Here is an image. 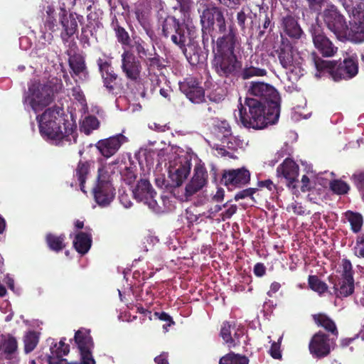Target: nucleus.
<instances>
[{"mask_svg":"<svg viewBox=\"0 0 364 364\" xmlns=\"http://www.w3.org/2000/svg\"><path fill=\"white\" fill-rule=\"evenodd\" d=\"M287 210H291L295 214L299 215H302L305 213V210L303 206L301 204L296 202L291 203L288 206Z\"/></svg>","mask_w":364,"mask_h":364,"instance_id":"nucleus-62","label":"nucleus"},{"mask_svg":"<svg viewBox=\"0 0 364 364\" xmlns=\"http://www.w3.org/2000/svg\"><path fill=\"white\" fill-rule=\"evenodd\" d=\"M114 31L117 41L122 46H129L131 43V38L129 33L125 28L121 26L118 22L114 26Z\"/></svg>","mask_w":364,"mask_h":364,"instance_id":"nucleus-45","label":"nucleus"},{"mask_svg":"<svg viewBox=\"0 0 364 364\" xmlns=\"http://www.w3.org/2000/svg\"><path fill=\"white\" fill-rule=\"evenodd\" d=\"M279 63L286 70H292L294 65L293 46L287 39H282V43L276 50Z\"/></svg>","mask_w":364,"mask_h":364,"instance_id":"nucleus-29","label":"nucleus"},{"mask_svg":"<svg viewBox=\"0 0 364 364\" xmlns=\"http://www.w3.org/2000/svg\"><path fill=\"white\" fill-rule=\"evenodd\" d=\"M281 28L283 33L293 40L300 39L304 34L297 19L291 14L282 17Z\"/></svg>","mask_w":364,"mask_h":364,"instance_id":"nucleus-26","label":"nucleus"},{"mask_svg":"<svg viewBox=\"0 0 364 364\" xmlns=\"http://www.w3.org/2000/svg\"><path fill=\"white\" fill-rule=\"evenodd\" d=\"M66 237L65 234L57 235L53 233H48L46 236V242L52 251L59 252L66 247Z\"/></svg>","mask_w":364,"mask_h":364,"instance_id":"nucleus-35","label":"nucleus"},{"mask_svg":"<svg viewBox=\"0 0 364 364\" xmlns=\"http://www.w3.org/2000/svg\"><path fill=\"white\" fill-rule=\"evenodd\" d=\"M18 353V342L11 334H0V358L11 360Z\"/></svg>","mask_w":364,"mask_h":364,"instance_id":"nucleus-28","label":"nucleus"},{"mask_svg":"<svg viewBox=\"0 0 364 364\" xmlns=\"http://www.w3.org/2000/svg\"><path fill=\"white\" fill-rule=\"evenodd\" d=\"M220 336L229 348L240 345V339L245 336L243 326H237L235 322L224 321L221 326Z\"/></svg>","mask_w":364,"mask_h":364,"instance_id":"nucleus-19","label":"nucleus"},{"mask_svg":"<svg viewBox=\"0 0 364 364\" xmlns=\"http://www.w3.org/2000/svg\"><path fill=\"white\" fill-rule=\"evenodd\" d=\"M176 46L181 50L188 62L193 66L202 62L201 48L198 43L191 41L188 34Z\"/></svg>","mask_w":364,"mask_h":364,"instance_id":"nucleus-23","label":"nucleus"},{"mask_svg":"<svg viewBox=\"0 0 364 364\" xmlns=\"http://www.w3.org/2000/svg\"><path fill=\"white\" fill-rule=\"evenodd\" d=\"M92 242V235L90 233L80 232L75 237L73 247L78 253L83 255L90 249Z\"/></svg>","mask_w":364,"mask_h":364,"instance_id":"nucleus-31","label":"nucleus"},{"mask_svg":"<svg viewBox=\"0 0 364 364\" xmlns=\"http://www.w3.org/2000/svg\"><path fill=\"white\" fill-rule=\"evenodd\" d=\"M120 68L128 82L138 86L144 85L141 63L132 51L125 50L122 53Z\"/></svg>","mask_w":364,"mask_h":364,"instance_id":"nucleus-7","label":"nucleus"},{"mask_svg":"<svg viewBox=\"0 0 364 364\" xmlns=\"http://www.w3.org/2000/svg\"><path fill=\"white\" fill-rule=\"evenodd\" d=\"M272 17L267 13H264V16L262 19L259 18V31L258 32L257 38L261 40L264 37L267 33H271L274 26V23L272 22Z\"/></svg>","mask_w":364,"mask_h":364,"instance_id":"nucleus-40","label":"nucleus"},{"mask_svg":"<svg viewBox=\"0 0 364 364\" xmlns=\"http://www.w3.org/2000/svg\"><path fill=\"white\" fill-rule=\"evenodd\" d=\"M266 75L267 70L265 69L246 65L244 68H242L237 77H240L243 80H247L252 77H262Z\"/></svg>","mask_w":364,"mask_h":364,"instance_id":"nucleus-38","label":"nucleus"},{"mask_svg":"<svg viewBox=\"0 0 364 364\" xmlns=\"http://www.w3.org/2000/svg\"><path fill=\"white\" fill-rule=\"evenodd\" d=\"M211 65L221 77H237L241 71L242 63L237 55L213 54Z\"/></svg>","mask_w":364,"mask_h":364,"instance_id":"nucleus-8","label":"nucleus"},{"mask_svg":"<svg viewBox=\"0 0 364 364\" xmlns=\"http://www.w3.org/2000/svg\"><path fill=\"white\" fill-rule=\"evenodd\" d=\"M240 105V119L246 128L262 129L268 124H275L279 119V109L267 107L257 98L247 97L244 105L241 102Z\"/></svg>","mask_w":364,"mask_h":364,"instance_id":"nucleus-2","label":"nucleus"},{"mask_svg":"<svg viewBox=\"0 0 364 364\" xmlns=\"http://www.w3.org/2000/svg\"><path fill=\"white\" fill-rule=\"evenodd\" d=\"M333 288L337 297H347L354 291V279L341 277L338 283L334 284Z\"/></svg>","mask_w":364,"mask_h":364,"instance_id":"nucleus-34","label":"nucleus"},{"mask_svg":"<svg viewBox=\"0 0 364 364\" xmlns=\"http://www.w3.org/2000/svg\"><path fill=\"white\" fill-rule=\"evenodd\" d=\"M346 217L350 224L353 232H358L361 230L363 222L361 214L348 210L346 213Z\"/></svg>","mask_w":364,"mask_h":364,"instance_id":"nucleus-43","label":"nucleus"},{"mask_svg":"<svg viewBox=\"0 0 364 364\" xmlns=\"http://www.w3.org/2000/svg\"><path fill=\"white\" fill-rule=\"evenodd\" d=\"M61 80L52 79L46 84L33 83L28 87L29 104L37 112L53 101L54 92L62 87Z\"/></svg>","mask_w":364,"mask_h":364,"instance_id":"nucleus-5","label":"nucleus"},{"mask_svg":"<svg viewBox=\"0 0 364 364\" xmlns=\"http://www.w3.org/2000/svg\"><path fill=\"white\" fill-rule=\"evenodd\" d=\"M219 364H249V359L245 355L230 352L220 359Z\"/></svg>","mask_w":364,"mask_h":364,"instance_id":"nucleus-39","label":"nucleus"},{"mask_svg":"<svg viewBox=\"0 0 364 364\" xmlns=\"http://www.w3.org/2000/svg\"><path fill=\"white\" fill-rule=\"evenodd\" d=\"M84 18L77 13H70L68 15L66 11L63 9L59 15L60 24L62 26L60 38L64 43L69 42L70 39L78 32V23L82 24Z\"/></svg>","mask_w":364,"mask_h":364,"instance_id":"nucleus-16","label":"nucleus"},{"mask_svg":"<svg viewBox=\"0 0 364 364\" xmlns=\"http://www.w3.org/2000/svg\"><path fill=\"white\" fill-rule=\"evenodd\" d=\"M154 362L156 364H169L168 353L162 352L159 355L155 357Z\"/></svg>","mask_w":364,"mask_h":364,"instance_id":"nucleus-64","label":"nucleus"},{"mask_svg":"<svg viewBox=\"0 0 364 364\" xmlns=\"http://www.w3.org/2000/svg\"><path fill=\"white\" fill-rule=\"evenodd\" d=\"M191 169V163L186 158L181 159L175 166L169 170V178L171 180V186L179 187L188 176Z\"/></svg>","mask_w":364,"mask_h":364,"instance_id":"nucleus-25","label":"nucleus"},{"mask_svg":"<svg viewBox=\"0 0 364 364\" xmlns=\"http://www.w3.org/2000/svg\"><path fill=\"white\" fill-rule=\"evenodd\" d=\"M48 364H83L82 362L69 363L65 358H54L53 356H48Z\"/></svg>","mask_w":364,"mask_h":364,"instance_id":"nucleus-61","label":"nucleus"},{"mask_svg":"<svg viewBox=\"0 0 364 364\" xmlns=\"http://www.w3.org/2000/svg\"><path fill=\"white\" fill-rule=\"evenodd\" d=\"M215 131L223 144H226L229 149L232 148L233 143L230 141V139L232 138V130L227 121L224 120L218 122L215 126Z\"/></svg>","mask_w":364,"mask_h":364,"instance_id":"nucleus-33","label":"nucleus"},{"mask_svg":"<svg viewBox=\"0 0 364 364\" xmlns=\"http://www.w3.org/2000/svg\"><path fill=\"white\" fill-rule=\"evenodd\" d=\"M208 182V172L205 167L198 164L194 168V173L191 181L186 186V195L191 196L201 190Z\"/></svg>","mask_w":364,"mask_h":364,"instance_id":"nucleus-24","label":"nucleus"},{"mask_svg":"<svg viewBox=\"0 0 364 364\" xmlns=\"http://www.w3.org/2000/svg\"><path fill=\"white\" fill-rule=\"evenodd\" d=\"M325 25L339 40L346 38L348 24L346 18L338 9L332 5L323 12Z\"/></svg>","mask_w":364,"mask_h":364,"instance_id":"nucleus-12","label":"nucleus"},{"mask_svg":"<svg viewBox=\"0 0 364 364\" xmlns=\"http://www.w3.org/2000/svg\"><path fill=\"white\" fill-rule=\"evenodd\" d=\"M46 12V18L44 26L51 32H54L56 31L58 26L57 19L55 17V11L53 6H48Z\"/></svg>","mask_w":364,"mask_h":364,"instance_id":"nucleus-48","label":"nucleus"},{"mask_svg":"<svg viewBox=\"0 0 364 364\" xmlns=\"http://www.w3.org/2000/svg\"><path fill=\"white\" fill-rule=\"evenodd\" d=\"M69 65L75 75H79L86 70L85 60L82 58L70 60Z\"/></svg>","mask_w":364,"mask_h":364,"instance_id":"nucleus-53","label":"nucleus"},{"mask_svg":"<svg viewBox=\"0 0 364 364\" xmlns=\"http://www.w3.org/2000/svg\"><path fill=\"white\" fill-rule=\"evenodd\" d=\"M97 65L102 80L103 86L109 93L117 94V90L119 91L123 88L122 79L114 72L112 63L99 58L97 60Z\"/></svg>","mask_w":364,"mask_h":364,"instance_id":"nucleus-13","label":"nucleus"},{"mask_svg":"<svg viewBox=\"0 0 364 364\" xmlns=\"http://www.w3.org/2000/svg\"><path fill=\"white\" fill-rule=\"evenodd\" d=\"M269 354L274 359H280L282 358L280 344L274 342L270 347Z\"/></svg>","mask_w":364,"mask_h":364,"instance_id":"nucleus-58","label":"nucleus"},{"mask_svg":"<svg viewBox=\"0 0 364 364\" xmlns=\"http://www.w3.org/2000/svg\"><path fill=\"white\" fill-rule=\"evenodd\" d=\"M352 178L358 189L364 188V172L353 174Z\"/></svg>","mask_w":364,"mask_h":364,"instance_id":"nucleus-60","label":"nucleus"},{"mask_svg":"<svg viewBox=\"0 0 364 364\" xmlns=\"http://www.w3.org/2000/svg\"><path fill=\"white\" fill-rule=\"evenodd\" d=\"M65 338L60 340L58 343H55L50 348L51 355L54 358H63V356L66 355L70 351V346L65 343Z\"/></svg>","mask_w":364,"mask_h":364,"instance_id":"nucleus-46","label":"nucleus"},{"mask_svg":"<svg viewBox=\"0 0 364 364\" xmlns=\"http://www.w3.org/2000/svg\"><path fill=\"white\" fill-rule=\"evenodd\" d=\"M251 11L249 8H242L240 11L237 12L236 18L238 26L241 31H245L246 30V21L247 17L250 16Z\"/></svg>","mask_w":364,"mask_h":364,"instance_id":"nucleus-51","label":"nucleus"},{"mask_svg":"<svg viewBox=\"0 0 364 364\" xmlns=\"http://www.w3.org/2000/svg\"><path fill=\"white\" fill-rule=\"evenodd\" d=\"M247 92L250 96L262 101L267 107L280 109L281 97L272 85L263 82L252 81Z\"/></svg>","mask_w":364,"mask_h":364,"instance_id":"nucleus-9","label":"nucleus"},{"mask_svg":"<svg viewBox=\"0 0 364 364\" xmlns=\"http://www.w3.org/2000/svg\"><path fill=\"white\" fill-rule=\"evenodd\" d=\"M134 198L139 202H142L147 205L149 208L155 210L157 206V202L155 199L156 192L153 188L149 181L147 179H140L135 188L132 191Z\"/></svg>","mask_w":364,"mask_h":364,"instance_id":"nucleus-20","label":"nucleus"},{"mask_svg":"<svg viewBox=\"0 0 364 364\" xmlns=\"http://www.w3.org/2000/svg\"><path fill=\"white\" fill-rule=\"evenodd\" d=\"M127 138L122 134H118L107 139L99 140L95 144L100 153L105 158L114 155Z\"/></svg>","mask_w":364,"mask_h":364,"instance_id":"nucleus-22","label":"nucleus"},{"mask_svg":"<svg viewBox=\"0 0 364 364\" xmlns=\"http://www.w3.org/2000/svg\"><path fill=\"white\" fill-rule=\"evenodd\" d=\"M200 21L204 48L209 41V36L211 43H214L216 34L227 32L228 28L224 9L215 4L206 5L200 15Z\"/></svg>","mask_w":364,"mask_h":364,"instance_id":"nucleus-4","label":"nucleus"},{"mask_svg":"<svg viewBox=\"0 0 364 364\" xmlns=\"http://www.w3.org/2000/svg\"><path fill=\"white\" fill-rule=\"evenodd\" d=\"M277 172L279 176H282L288 181V186L289 187L296 188L294 183L297 181L299 166L292 159H286L277 167Z\"/></svg>","mask_w":364,"mask_h":364,"instance_id":"nucleus-27","label":"nucleus"},{"mask_svg":"<svg viewBox=\"0 0 364 364\" xmlns=\"http://www.w3.org/2000/svg\"><path fill=\"white\" fill-rule=\"evenodd\" d=\"M309 33L312 38L314 47L323 57H332L338 51V48L327 37L318 18L311 24Z\"/></svg>","mask_w":364,"mask_h":364,"instance_id":"nucleus-10","label":"nucleus"},{"mask_svg":"<svg viewBox=\"0 0 364 364\" xmlns=\"http://www.w3.org/2000/svg\"><path fill=\"white\" fill-rule=\"evenodd\" d=\"M162 35L165 38H171L176 45L189 34L186 26L173 16H166L161 23Z\"/></svg>","mask_w":364,"mask_h":364,"instance_id":"nucleus-17","label":"nucleus"},{"mask_svg":"<svg viewBox=\"0 0 364 364\" xmlns=\"http://www.w3.org/2000/svg\"><path fill=\"white\" fill-rule=\"evenodd\" d=\"M63 109L54 106L46 109L36 117L41 136L52 140L57 146L76 143L77 134L69 122L63 117Z\"/></svg>","mask_w":364,"mask_h":364,"instance_id":"nucleus-1","label":"nucleus"},{"mask_svg":"<svg viewBox=\"0 0 364 364\" xmlns=\"http://www.w3.org/2000/svg\"><path fill=\"white\" fill-rule=\"evenodd\" d=\"M309 350L315 358H323L331 352V339L329 336L319 331L310 340Z\"/></svg>","mask_w":364,"mask_h":364,"instance_id":"nucleus-21","label":"nucleus"},{"mask_svg":"<svg viewBox=\"0 0 364 364\" xmlns=\"http://www.w3.org/2000/svg\"><path fill=\"white\" fill-rule=\"evenodd\" d=\"M213 43V53L217 55H236V48L240 46V40L237 29L232 25L228 26L227 32L219 33Z\"/></svg>","mask_w":364,"mask_h":364,"instance_id":"nucleus-11","label":"nucleus"},{"mask_svg":"<svg viewBox=\"0 0 364 364\" xmlns=\"http://www.w3.org/2000/svg\"><path fill=\"white\" fill-rule=\"evenodd\" d=\"M180 90L193 103L199 104L203 102L205 99V90L201 86V82L194 77H188L179 83Z\"/></svg>","mask_w":364,"mask_h":364,"instance_id":"nucleus-18","label":"nucleus"},{"mask_svg":"<svg viewBox=\"0 0 364 364\" xmlns=\"http://www.w3.org/2000/svg\"><path fill=\"white\" fill-rule=\"evenodd\" d=\"M343 6L348 12H351L354 18L356 19L358 23L364 24V3L360 2L354 5L353 4H349L347 1H345Z\"/></svg>","mask_w":364,"mask_h":364,"instance_id":"nucleus-37","label":"nucleus"},{"mask_svg":"<svg viewBox=\"0 0 364 364\" xmlns=\"http://www.w3.org/2000/svg\"><path fill=\"white\" fill-rule=\"evenodd\" d=\"M344 39H348L353 43H362L364 41V24L362 23H355L349 28L348 27V32H346V38Z\"/></svg>","mask_w":364,"mask_h":364,"instance_id":"nucleus-36","label":"nucleus"},{"mask_svg":"<svg viewBox=\"0 0 364 364\" xmlns=\"http://www.w3.org/2000/svg\"><path fill=\"white\" fill-rule=\"evenodd\" d=\"M39 341L38 334L34 331H28L23 338L24 351L26 353L32 352Z\"/></svg>","mask_w":364,"mask_h":364,"instance_id":"nucleus-41","label":"nucleus"},{"mask_svg":"<svg viewBox=\"0 0 364 364\" xmlns=\"http://www.w3.org/2000/svg\"><path fill=\"white\" fill-rule=\"evenodd\" d=\"M331 190L337 195H345L350 190L349 185L341 179H335L330 182Z\"/></svg>","mask_w":364,"mask_h":364,"instance_id":"nucleus-50","label":"nucleus"},{"mask_svg":"<svg viewBox=\"0 0 364 364\" xmlns=\"http://www.w3.org/2000/svg\"><path fill=\"white\" fill-rule=\"evenodd\" d=\"M309 287L318 294H323L328 289L327 284L321 281L316 275H310L308 278Z\"/></svg>","mask_w":364,"mask_h":364,"instance_id":"nucleus-49","label":"nucleus"},{"mask_svg":"<svg viewBox=\"0 0 364 364\" xmlns=\"http://www.w3.org/2000/svg\"><path fill=\"white\" fill-rule=\"evenodd\" d=\"M137 19L139 23L141 25V26L145 30L146 34L151 37L154 34V31L151 29L150 24L149 21L144 18L143 16H140L139 14H137Z\"/></svg>","mask_w":364,"mask_h":364,"instance_id":"nucleus-59","label":"nucleus"},{"mask_svg":"<svg viewBox=\"0 0 364 364\" xmlns=\"http://www.w3.org/2000/svg\"><path fill=\"white\" fill-rule=\"evenodd\" d=\"M133 48H134L138 58L143 60H146V58L152 53V48L149 49L147 44L141 38L134 41Z\"/></svg>","mask_w":364,"mask_h":364,"instance_id":"nucleus-47","label":"nucleus"},{"mask_svg":"<svg viewBox=\"0 0 364 364\" xmlns=\"http://www.w3.org/2000/svg\"><path fill=\"white\" fill-rule=\"evenodd\" d=\"M253 272L255 276L263 277L266 274V267L263 263L258 262L254 266Z\"/></svg>","mask_w":364,"mask_h":364,"instance_id":"nucleus-63","label":"nucleus"},{"mask_svg":"<svg viewBox=\"0 0 364 364\" xmlns=\"http://www.w3.org/2000/svg\"><path fill=\"white\" fill-rule=\"evenodd\" d=\"M250 182V172L245 167L225 169L222 172L220 183L229 191L241 188Z\"/></svg>","mask_w":364,"mask_h":364,"instance_id":"nucleus-14","label":"nucleus"},{"mask_svg":"<svg viewBox=\"0 0 364 364\" xmlns=\"http://www.w3.org/2000/svg\"><path fill=\"white\" fill-rule=\"evenodd\" d=\"M257 191V188H248L243 190H241L238 191L234 197V199L236 201H238L240 200H242L247 198H250L251 199H253V195L256 193Z\"/></svg>","mask_w":364,"mask_h":364,"instance_id":"nucleus-55","label":"nucleus"},{"mask_svg":"<svg viewBox=\"0 0 364 364\" xmlns=\"http://www.w3.org/2000/svg\"><path fill=\"white\" fill-rule=\"evenodd\" d=\"M225 93L223 89L217 88L209 95V99L215 102H219L225 99Z\"/></svg>","mask_w":364,"mask_h":364,"instance_id":"nucleus-56","label":"nucleus"},{"mask_svg":"<svg viewBox=\"0 0 364 364\" xmlns=\"http://www.w3.org/2000/svg\"><path fill=\"white\" fill-rule=\"evenodd\" d=\"M95 201L100 207L108 206L114 200L116 191L112 176L106 167L98 168L97 181L92 191Z\"/></svg>","mask_w":364,"mask_h":364,"instance_id":"nucleus-6","label":"nucleus"},{"mask_svg":"<svg viewBox=\"0 0 364 364\" xmlns=\"http://www.w3.org/2000/svg\"><path fill=\"white\" fill-rule=\"evenodd\" d=\"M90 164L87 161L80 160L74 171L73 176L78 181L80 190L83 193H86L85 184L90 173Z\"/></svg>","mask_w":364,"mask_h":364,"instance_id":"nucleus-32","label":"nucleus"},{"mask_svg":"<svg viewBox=\"0 0 364 364\" xmlns=\"http://www.w3.org/2000/svg\"><path fill=\"white\" fill-rule=\"evenodd\" d=\"M309 60L314 66L320 76L321 74L328 73L335 81L349 80L354 77L358 73V60L353 58H346L342 62L323 60L316 53L313 52L309 56Z\"/></svg>","mask_w":364,"mask_h":364,"instance_id":"nucleus-3","label":"nucleus"},{"mask_svg":"<svg viewBox=\"0 0 364 364\" xmlns=\"http://www.w3.org/2000/svg\"><path fill=\"white\" fill-rule=\"evenodd\" d=\"M309 8L314 11H320L323 6L326 0H306Z\"/></svg>","mask_w":364,"mask_h":364,"instance_id":"nucleus-57","label":"nucleus"},{"mask_svg":"<svg viewBox=\"0 0 364 364\" xmlns=\"http://www.w3.org/2000/svg\"><path fill=\"white\" fill-rule=\"evenodd\" d=\"M149 67L160 68L162 67L160 56L156 53L154 46H152V53L144 60Z\"/></svg>","mask_w":364,"mask_h":364,"instance_id":"nucleus-52","label":"nucleus"},{"mask_svg":"<svg viewBox=\"0 0 364 364\" xmlns=\"http://www.w3.org/2000/svg\"><path fill=\"white\" fill-rule=\"evenodd\" d=\"M342 278L353 279V267L349 259H343L342 260Z\"/></svg>","mask_w":364,"mask_h":364,"instance_id":"nucleus-54","label":"nucleus"},{"mask_svg":"<svg viewBox=\"0 0 364 364\" xmlns=\"http://www.w3.org/2000/svg\"><path fill=\"white\" fill-rule=\"evenodd\" d=\"M312 317L318 326L323 328L326 331L331 333L333 336L338 337V331L336 323L328 316L320 313L314 314Z\"/></svg>","mask_w":364,"mask_h":364,"instance_id":"nucleus-30","label":"nucleus"},{"mask_svg":"<svg viewBox=\"0 0 364 364\" xmlns=\"http://www.w3.org/2000/svg\"><path fill=\"white\" fill-rule=\"evenodd\" d=\"M74 339L80 353V362L83 364H95L92 353L94 342L90 331L84 328H80L75 332Z\"/></svg>","mask_w":364,"mask_h":364,"instance_id":"nucleus-15","label":"nucleus"},{"mask_svg":"<svg viewBox=\"0 0 364 364\" xmlns=\"http://www.w3.org/2000/svg\"><path fill=\"white\" fill-rule=\"evenodd\" d=\"M100 122L98 119L93 115L86 117L80 126V131L86 135H90L93 130L98 129Z\"/></svg>","mask_w":364,"mask_h":364,"instance_id":"nucleus-42","label":"nucleus"},{"mask_svg":"<svg viewBox=\"0 0 364 364\" xmlns=\"http://www.w3.org/2000/svg\"><path fill=\"white\" fill-rule=\"evenodd\" d=\"M94 33L92 28V24H86L81 28V33L79 36L80 43L83 48L91 46L90 38L93 37Z\"/></svg>","mask_w":364,"mask_h":364,"instance_id":"nucleus-44","label":"nucleus"}]
</instances>
